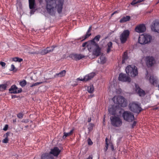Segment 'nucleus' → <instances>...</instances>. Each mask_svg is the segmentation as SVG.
I'll use <instances>...</instances> for the list:
<instances>
[{
    "label": "nucleus",
    "instance_id": "f257e3e1",
    "mask_svg": "<svg viewBox=\"0 0 159 159\" xmlns=\"http://www.w3.org/2000/svg\"><path fill=\"white\" fill-rule=\"evenodd\" d=\"M45 1L46 9L49 14L53 15L57 11L59 13L61 12L64 0H45Z\"/></svg>",
    "mask_w": 159,
    "mask_h": 159
},
{
    "label": "nucleus",
    "instance_id": "f03ea898",
    "mask_svg": "<svg viewBox=\"0 0 159 159\" xmlns=\"http://www.w3.org/2000/svg\"><path fill=\"white\" fill-rule=\"evenodd\" d=\"M112 100L115 104H118L121 107H125L127 106V100L121 96H115Z\"/></svg>",
    "mask_w": 159,
    "mask_h": 159
},
{
    "label": "nucleus",
    "instance_id": "7ed1b4c3",
    "mask_svg": "<svg viewBox=\"0 0 159 159\" xmlns=\"http://www.w3.org/2000/svg\"><path fill=\"white\" fill-rule=\"evenodd\" d=\"M152 36L148 34L141 35L139 38V43L143 45L150 43L152 40Z\"/></svg>",
    "mask_w": 159,
    "mask_h": 159
},
{
    "label": "nucleus",
    "instance_id": "20e7f679",
    "mask_svg": "<svg viewBox=\"0 0 159 159\" xmlns=\"http://www.w3.org/2000/svg\"><path fill=\"white\" fill-rule=\"evenodd\" d=\"M125 70L126 73L131 76L134 77L138 74L137 68L134 66H128L126 68Z\"/></svg>",
    "mask_w": 159,
    "mask_h": 159
},
{
    "label": "nucleus",
    "instance_id": "39448f33",
    "mask_svg": "<svg viewBox=\"0 0 159 159\" xmlns=\"http://www.w3.org/2000/svg\"><path fill=\"white\" fill-rule=\"evenodd\" d=\"M111 125L116 127L120 126L122 124L121 119L118 116H113L110 118Z\"/></svg>",
    "mask_w": 159,
    "mask_h": 159
},
{
    "label": "nucleus",
    "instance_id": "423d86ee",
    "mask_svg": "<svg viewBox=\"0 0 159 159\" xmlns=\"http://www.w3.org/2000/svg\"><path fill=\"white\" fill-rule=\"evenodd\" d=\"M129 109L134 112L139 113L142 110L140 105L135 102H133L129 104Z\"/></svg>",
    "mask_w": 159,
    "mask_h": 159
},
{
    "label": "nucleus",
    "instance_id": "0eeeda50",
    "mask_svg": "<svg viewBox=\"0 0 159 159\" xmlns=\"http://www.w3.org/2000/svg\"><path fill=\"white\" fill-rule=\"evenodd\" d=\"M122 116L124 120L129 122L133 121L134 118L133 114L128 111H124L122 114Z\"/></svg>",
    "mask_w": 159,
    "mask_h": 159
},
{
    "label": "nucleus",
    "instance_id": "6e6552de",
    "mask_svg": "<svg viewBox=\"0 0 159 159\" xmlns=\"http://www.w3.org/2000/svg\"><path fill=\"white\" fill-rule=\"evenodd\" d=\"M129 31L128 30H125L120 36V39L122 43L125 42L129 35Z\"/></svg>",
    "mask_w": 159,
    "mask_h": 159
},
{
    "label": "nucleus",
    "instance_id": "1a4fd4ad",
    "mask_svg": "<svg viewBox=\"0 0 159 159\" xmlns=\"http://www.w3.org/2000/svg\"><path fill=\"white\" fill-rule=\"evenodd\" d=\"M118 79L120 81L123 82H129L131 80L130 78L127 76L125 74L120 73L119 74Z\"/></svg>",
    "mask_w": 159,
    "mask_h": 159
},
{
    "label": "nucleus",
    "instance_id": "9d476101",
    "mask_svg": "<svg viewBox=\"0 0 159 159\" xmlns=\"http://www.w3.org/2000/svg\"><path fill=\"white\" fill-rule=\"evenodd\" d=\"M151 30L152 31L159 33V21L155 20L151 25Z\"/></svg>",
    "mask_w": 159,
    "mask_h": 159
},
{
    "label": "nucleus",
    "instance_id": "9b49d317",
    "mask_svg": "<svg viewBox=\"0 0 159 159\" xmlns=\"http://www.w3.org/2000/svg\"><path fill=\"white\" fill-rule=\"evenodd\" d=\"M135 30L136 32L139 33L144 32L146 30V26L143 24H140L136 27Z\"/></svg>",
    "mask_w": 159,
    "mask_h": 159
},
{
    "label": "nucleus",
    "instance_id": "f8f14e48",
    "mask_svg": "<svg viewBox=\"0 0 159 159\" xmlns=\"http://www.w3.org/2000/svg\"><path fill=\"white\" fill-rule=\"evenodd\" d=\"M146 64L148 66H151L155 63L154 57H152L148 56L146 57Z\"/></svg>",
    "mask_w": 159,
    "mask_h": 159
},
{
    "label": "nucleus",
    "instance_id": "ddd939ff",
    "mask_svg": "<svg viewBox=\"0 0 159 159\" xmlns=\"http://www.w3.org/2000/svg\"><path fill=\"white\" fill-rule=\"evenodd\" d=\"M69 57L72 59L76 61L79 60L84 57V56L81 54H70Z\"/></svg>",
    "mask_w": 159,
    "mask_h": 159
},
{
    "label": "nucleus",
    "instance_id": "4468645a",
    "mask_svg": "<svg viewBox=\"0 0 159 159\" xmlns=\"http://www.w3.org/2000/svg\"><path fill=\"white\" fill-rule=\"evenodd\" d=\"M135 91L140 96L143 97L145 95V93L143 89H140L138 85L135 84Z\"/></svg>",
    "mask_w": 159,
    "mask_h": 159
},
{
    "label": "nucleus",
    "instance_id": "2eb2a0df",
    "mask_svg": "<svg viewBox=\"0 0 159 159\" xmlns=\"http://www.w3.org/2000/svg\"><path fill=\"white\" fill-rule=\"evenodd\" d=\"M9 91L11 93H17L21 92L22 90L21 89H18L16 85H13L9 89Z\"/></svg>",
    "mask_w": 159,
    "mask_h": 159
},
{
    "label": "nucleus",
    "instance_id": "dca6fc26",
    "mask_svg": "<svg viewBox=\"0 0 159 159\" xmlns=\"http://www.w3.org/2000/svg\"><path fill=\"white\" fill-rule=\"evenodd\" d=\"M61 152V150L57 147H55L51 149L50 153L54 155L55 157H57Z\"/></svg>",
    "mask_w": 159,
    "mask_h": 159
},
{
    "label": "nucleus",
    "instance_id": "f3484780",
    "mask_svg": "<svg viewBox=\"0 0 159 159\" xmlns=\"http://www.w3.org/2000/svg\"><path fill=\"white\" fill-rule=\"evenodd\" d=\"M146 78L147 79H149V82L151 84L155 86H157L158 84L157 79L156 78H154L153 76H151L149 77L146 75Z\"/></svg>",
    "mask_w": 159,
    "mask_h": 159
},
{
    "label": "nucleus",
    "instance_id": "a211bd4d",
    "mask_svg": "<svg viewBox=\"0 0 159 159\" xmlns=\"http://www.w3.org/2000/svg\"><path fill=\"white\" fill-rule=\"evenodd\" d=\"M101 50V48L99 47L98 45L93 50V54L96 56H98L100 54Z\"/></svg>",
    "mask_w": 159,
    "mask_h": 159
},
{
    "label": "nucleus",
    "instance_id": "6ab92c4d",
    "mask_svg": "<svg viewBox=\"0 0 159 159\" xmlns=\"http://www.w3.org/2000/svg\"><path fill=\"white\" fill-rule=\"evenodd\" d=\"M96 46L97 45L94 44L91 41L88 42L87 45L88 49L89 52H91L93 49H94Z\"/></svg>",
    "mask_w": 159,
    "mask_h": 159
},
{
    "label": "nucleus",
    "instance_id": "aec40b11",
    "mask_svg": "<svg viewBox=\"0 0 159 159\" xmlns=\"http://www.w3.org/2000/svg\"><path fill=\"white\" fill-rule=\"evenodd\" d=\"M95 75L94 73H91L88 75H85L84 78V80L85 81H87L92 78Z\"/></svg>",
    "mask_w": 159,
    "mask_h": 159
},
{
    "label": "nucleus",
    "instance_id": "412c9836",
    "mask_svg": "<svg viewBox=\"0 0 159 159\" xmlns=\"http://www.w3.org/2000/svg\"><path fill=\"white\" fill-rule=\"evenodd\" d=\"M41 159H54L52 157L50 156V154L48 153H45L43 154L41 157Z\"/></svg>",
    "mask_w": 159,
    "mask_h": 159
},
{
    "label": "nucleus",
    "instance_id": "4be33fe9",
    "mask_svg": "<svg viewBox=\"0 0 159 159\" xmlns=\"http://www.w3.org/2000/svg\"><path fill=\"white\" fill-rule=\"evenodd\" d=\"M112 43L111 42H108L107 45V53H109L112 48Z\"/></svg>",
    "mask_w": 159,
    "mask_h": 159
},
{
    "label": "nucleus",
    "instance_id": "5701e85b",
    "mask_svg": "<svg viewBox=\"0 0 159 159\" xmlns=\"http://www.w3.org/2000/svg\"><path fill=\"white\" fill-rule=\"evenodd\" d=\"M106 61V58L103 56H101L98 60V62L100 64H104Z\"/></svg>",
    "mask_w": 159,
    "mask_h": 159
},
{
    "label": "nucleus",
    "instance_id": "b1692460",
    "mask_svg": "<svg viewBox=\"0 0 159 159\" xmlns=\"http://www.w3.org/2000/svg\"><path fill=\"white\" fill-rule=\"evenodd\" d=\"M66 73V71L65 70H63L62 71L59 72L58 73H56L54 75L55 77H62L64 76L65 75Z\"/></svg>",
    "mask_w": 159,
    "mask_h": 159
},
{
    "label": "nucleus",
    "instance_id": "393cba45",
    "mask_svg": "<svg viewBox=\"0 0 159 159\" xmlns=\"http://www.w3.org/2000/svg\"><path fill=\"white\" fill-rule=\"evenodd\" d=\"M101 37V36L100 35H98L96 36L93 39H92L91 41L93 43H94V44H96V45H98V44L95 42V41L97 42H98L100 39V38Z\"/></svg>",
    "mask_w": 159,
    "mask_h": 159
},
{
    "label": "nucleus",
    "instance_id": "a878e982",
    "mask_svg": "<svg viewBox=\"0 0 159 159\" xmlns=\"http://www.w3.org/2000/svg\"><path fill=\"white\" fill-rule=\"evenodd\" d=\"M29 6L30 9L35 8V0H29Z\"/></svg>",
    "mask_w": 159,
    "mask_h": 159
},
{
    "label": "nucleus",
    "instance_id": "bb28decb",
    "mask_svg": "<svg viewBox=\"0 0 159 159\" xmlns=\"http://www.w3.org/2000/svg\"><path fill=\"white\" fill-rule=\"evenodd\" d=\"M130 19V17L129 16H126L123 17L120 20V23H124L129 21Z\"/></svg>",
    "mask_w": 159,
    "mask_h": 159
},
{
    "label": "nucleus",
    "instance_id": "cd10ccee",
    "mask_svg": "<svg viewBox=\"0 0 159 159\" xmlns=\"http://www.w3.org/2000/svg\"><path fill=\"white\" fill-rule=\"evenodd\" d=\"M73 129H72L70 131V132L69 133H66L65 132H64V135L63 136V139H65L66 138V137L69 136L73 133Z\"/></svg>",
    "mask_w": 159,
    "mask_h": 159
},
{
    "label": "nucleus",
    "instance_id": "c85d7f7f",
    "mask_svg": "<svg viewBox=\"0 0 159 159\" xmlns=\"http://www.w3.org/2000/svg\"><path fill=\"white\" fill-rule=\"evenodd\" d=\"M128 57L127 55V53L126 52H124L122 57V63H125V61L127 59Z\"/></svg>",
    "mask_w": 159,
    "mask_h": 159
},
{
    "label": "nucleus",
    "instance_id": "c756f323",
    "mask_svg": "<svg viewBox=\"0 0 159 159\" xmlns=\"http://www.w3.org/2000/svg\"><path fill=\"white\" fill-rule=\"evenodd\" d=\"M91 34L90 32H88V31H87L86 34L82 37V38L83 39H82V41H83L85 39H86L90 36Z\"/></svg>",
    "mask_w": 159,
    "mask_h": 159
},
{
    "label": "nucleus",
    "instance_id": "7c9ffc66",
    "mask_svg": "<svg viewBox=\"0 0 159 159\" xmlns=\"http://www.w3.org/2000/svg\"><path fill=\"white\" fill-rule=\"evenodd\" d=\"M88 91L90 93H93L94 91V88L93 85H91L88 88Z\"/></svg>",
    "mask_w": 159,
    "mask_h": 159
},
{
    "label": "nucleus",
    "instance_id": "2f4dec72",
    "mask_svg": "<svg viewBox=\"0 0 159 159\" xmlns=\"http://www.w3.org/2000/svg\"><path fill=\"white\" fill-rule=\"evenodd\" d=\"M4 136H5V138L2 140V142L4 143H7L8 142V134L7 133H6V134L4 135Z\"/></svg>",
    "mask_w": 159,
    "mask_h": 159
},
{
    "label": "nucleus",
    "instance_id": "473e14b6",
    "mask_svg": "<svg viewBox=\"0 0 159 159\" xmlns=\"http://www.w3.org/2000/svg\"><path fill=\"white\" fill-rule=\"evenodd\" d=\"M7 87V84L0 85V91H3L5 90Z\"/></svg>",
    "mask_w": 159,
    "mask_h": 159
},
{
    "label": "nucleus",
    "instance_id": "72a5a7b5",
    "mask_svg": "<svg viewBox=\"0 0 159 159\" xmlns=\"http://www.w3.org/2000/svg\"><path fill=\"white\" fill-rule=\"evenodd\" d=\"M144 0H133L132 2L131 3V4L134 5L135 4L139 3L143 1Z\"/></svg>",
    "mask_w": 159,
    "mask_h": 159
},
{
    "label": "nucleus",
    "instance_id": "f704fd0d",
    "mask_svg": "<svg viewBox=\"0 0 159 159\" xmlns=\"http://www.w3.org/2000/svg\"><path fill=\"white\" fill-rule=\"evenodd\" d=\"M109 111L111 114L114 115L115 114V111L112 107H110L108 109Z\"/></svg>",
    "mask_w": 159,
    "mask_h": 159
},
{
    "label": "nucleus",
    "instance_id": "c9c22d12",
    "mask_svg": "<svg viewBox=\"0 0 159 159\" xmlns=\"http://www.w3.org/2000/svg\"><path fill=\"white\" fill-rule=\"evenodd\" d=\"M48 53V52L47 48L46 49L42 50L40 52V53L42 55H45Z\"/></svg>",
    "mask_w": 159,
    "mask_h": 159
},
{
    "label": "nucleus",
    "instance_id": "e433bc0d",
    "mask_svg": "<svg viewBox=\"0 0 159 159\" xmlns=\"http://www.w3.org/2000/svg\"><path fill=\"white\" fill-rule=\"evenodd\" d=\"M26 81L25 80H24L23 81L20 82V85L22 87L25 86L26 85Z\"/></svg>",
    "mask_w": 159,
    "mask_h": 159
},
{
    "label": "nucleus",
    "instance_id": "4c0bfd02",
    "mask_svg": "<svg viewBox=\"0 0 159 159\" xmlns=\"http://www.w3.org/2000/svg\"><path fill=\"white\" fill-rule=\"evenodd\" d=\"M43 82H37V83H34L32 85H30V87H33L34 86H37V85H38L39 84H40L42 83H43Z\"/></svg>",
    "mask_w": 159,
    "mask_h": 159
},
{
    "label": "nucleus",
    "instance_id": "58836bf2",
    "mask_svg": "<svg viewBox=\"0 0 159 159\" xmlns=\"http://www.w3.org/2000/svg\"><path fill=\"white\" fill-rule=\"evenodd\" d=\"M54 48V47H47V49L48 50V53L52 52L53 51Z\"/></svg>",
    "mask_w": 159,
    "mask_h": 159
},
{
    "label": "nucleus",
    "instance_id": "ea45409f",
    "mask_svg": "<svg viewBox=\"0 0 159 159\" xmlns=\"http://www.w3.org/2000/svg\"><path fill=\"white\" fill-rule=\"evenodd\" d=\"M88 141V144L89 145H91L93 144V143L91 141L90 139L89 138L87 140Z\"/></svg>",
    "mask_w": 159,
    "mask_h": 159
},
{
    "label": "nucleus",
    "instance_id": "a19ab883",
    "mask_svg": "<svg viewBox=\"0 0 159 159\" xmlns=\"http://www.w3.org/2000/svg\"><path fill=\"white\" fill-rule=\"evenodd\" d=\"M121 89L120 88H118L117 89H116V92L117 94H119L121 93Z\"/></svg>",
    "mask_w": 159,
    "mask_h": 159
},
{
    "label": "nucleus",
    "instance_id": "79ce46f5",
    "mask_svg": "<svg viewBox=\"0 0 159 159\" xmlns=\"http://www.w3.org/2000/svg\"><path fill=\"white\" fill-rule=\"evenodd\" d=\"M89 127L88 128L89 130V131L92 130L93 129V125L92 124H90L89 125Z\"/></svg>",
    "mask_w": 159,
    "mask_h": 159
},
{
    "label": "nucleus",
    "instance_id": "37998d69",
    "mask_svg": "<svg viewBox=\"0 0 159 159\" xmlns=\"http://www.w3.org/2000/svg\"><path fill=\"white\" fill-rule=\"evenodd\" d=\"M23 114L22 113H19L17 114V116L19 118H22L23 117Z\"/></svg>",
    "mask_w": 159,
    "mask_h": 159
},
{
    "label": "nucleus",
    "instance_id": "c03bdc74",
    "mask_svg": "<svg viewBox=\"0 0 159 159\" xmlns=\"http://www.w3.org/2000/svg\"><path fill=\"white\" fill-rule=\"evenodd\" d=\"M0 64L2 67H4L6 65V63L4 62L1 61L0 62Z\"/></svg>",
    "mask_w": 159,
    "mask_h": 159
},
{
    "label": "nucleus",
    "instance_id": "a18cd8bd",
    "mask_svg": "<svg viewBox=\"0 0 159 159\" xmlns=\"http://www.w3.org/2000/svg\"><path fill=\"white\" fill-rule=\"evenodd\" d=\"M8 128V125H5L4 128H3V130L4 131H6L7 130Z\"/></svg>",
    "mask_w": 159,
    "mask_h": 159
},
{
    "label": "nucleus",
    "instance_id": "49530a36",
    "mask_svg": "<svg viewBox=\"0 0 159 159\" xmlns=\"http://www.w3.org/2000/svg\"><path fill=\"white\" fill-rule=\"evenodd\" d=\"M15 69V67L13 64H12L11 66V70H13Z\"/></svg>",
    "mask_w": 159,
    "mask_h": 159
},
{
    "label": "nucleus",
    "instance_id": "de8ad7c7",
    "mask_svg": "<svg viewBox=\"0 0 159 159\" xmlns=\"http://www.w3.org/2000/svg\"><path fill=\"white\" fill-rule=\"evenodd\" d=\"M136 122L135 121H134L133 122V124L132 125V126H131V128H133L135 126V125H136Z\"/></svg>",
    "mask_w": 159,
    "mask_h": 159
},
{
    "label": "nucleus",
    "instance_id": "09e8293b",
    "mask_svg": "<svg viewBox=\"0 0 159 159\" xmlns=\"http://www.w3.org/2000/svg\"><path fill=\"white\" fill-rule=\"evenodd\" d=\"M88 42H85L82 44V46L83 47H85L86 45L87 46Z\"/></svg>",
    "mask_w": 159,
    "mask_h": 159
},
{
    "label": "nucleus",
    "instance_id": "8fccbe9b",
    "mask_svg": "<svg viewBox=\"0 0 159 159\" xmlns=\"http://www.w3.org/2000/svg\"><path fill=\"white\" fill-rule=\"evenodd\" d=\"M77 80H80V81H85V80H84V78L83 79L82 78H78L77 79Z\"/></svg>",
    "mask_w": 159,
    "mask_h": 159
},
{
    "label": "nucleus",
    "instance_id": "3c124183",
    "mask_svg": "<svg viewBox=\"0 0 159 159\" xmlns=\"http://www.w3.org/2000/svg\"><path fill=\"white\" fill-rule=\"evenodd\" d=\"M18 60V57H15L13 58V60L14 61H17Z\"/></svg>",
    "mask_w": 159,
    "mask_h": 159
},
{
    "label": "nucleus",
    "instance_id": "603ef678",
    "mask_svg": "<svg viewBox=\"0 0 159 159\" xmlns=\"http://www.w3.org/2000/svg\"><path fill=\"white\" fill-rule=\"evenodd\" d=\"M22 122H23L27 123L28 122V120H23Z\"/></svg>",
    "mask_w": 159,
    "mask_h": 159
},
{
    "label": "nucleus",
    "instance_id": "864d4df0",
    "mask_svg": "<svg viewBox=\"0 0 159 159\" xmlns=\"http://www.w3.org/2000/svg\"><path fill=\"white\" fill-rule=\"evenodd\" d=\"M91 26H90L89 27L88 30H87V31H88V32H90V31H91Z\"/></svg>",
    "mask_w": 159,
    "mask_h": 159
},
{
    "label": "nucleus",
    "instance_id": "5fc2aeb1",
    "mask_svg": "<svg viewBox=\"0 0 159 159\" xmlns=\"http://www.w3.org/2000/svg\"><path fill=\"white\" fill-rule=\"evenodd\" d=\"M22 61V59L21 58H18V61H19V62H21Z\"/></svg>",
    "mask_w": 159,
    "mask_h": 159
},
{
    "label": "nucleus",
    "instance_id": "6e6d98bb",
    "mask_svg": "<svg viewBox=\"0 0 159 159\" xmlns=\"http://www.w3.org/2000/svg\"><path fill=\"white\" fill-rule=\"evenodd\" d=\"M118 11H115L111 15L112 16L114 14H115L116 13H118Z\"/></svg>",
    "mask_w": 159,
    "mask_h": 159
},
{
    "label": "nucleus",
    "instance_id": "4d7b16f0",
    "mask_svg": "<svg viewBox=\"0 0 159 159\" xmlns=\"http://www.w3.org/2000/svg\"><path fill=\"white\" fill-rule=\"evenodd\" d=\"M105 147H106V150H107L108 149V144H106V146H105Z\"/></svg>",
    "mask_w": 159,
    "mask_h": 159
},
{
    "label": "nucleus",
    "instance_id": "13d9d810",
    "mask_svg": "<svg viewBox=\"0 0 159 159\" xmlns=\"http://www.w3.org/2000/svg\"><path fill=\"white\" fill-rule=\"evenodd\" d=\"M92 158H93V157H92V156H89L88 158L86 159H92Z\"/></svg>",
    "mask_w": 159,
    "mask_h": 159
},
{
    "label": "nucleus",
    "instance_id": "bf43d9fd",
    "mask_svg": "<svg viewBox=\"0 0 159 159\" xmlns=\"http://www.w3.org/2000/svg\"><path fill=\"white\" fill-rule=\"evenodd\" d=\"M105 142H106V144H108V142H107V138H106V139Z\"/></svg>",
    "mask_w": 159,
    "mask_h": 159
},
{
    "label": "nucleus",
    "instance_id": "052dcab7",
    "mask_svg": "<svg viewBox=\"0 0 159 159\" xmlns=\"http://www.w3.org/2000/svg\"><path fill=\"white\" fill-rule=\"evenodd\" d=\"M91 120V119L89 118L88 119V122H90Z\"/></svg>",
    "mask_w": 159,
    "mask_h": 159
},
{
    "label": "nucleus",
    "instance_id": "680f3d73",
    "mask_svg": "<svg viewBox=\"0 0 159 159\" xmlns=\"http://www.w3.org/2000/svg\"><path fill=\"white\" fill-rule=\"evenodd\" d=\"M111 148L113 150L114 149L113 146L112 145Z\"/></svg>",
    "mask_w": 159,
    "mask_h": 159
},
{
    "label": "nucleus",
    "instance_id": "e2e57ef3",
    "mask_svg": "<svg viewBox=\"0 0 159 159\" xmlns=\"http://www.w3.org/2000/svg\"><path fill=\"white\" fill-rule=\"evenodd\" d=\"M32 53V54H35V53H36L35 52H33Z\"/></svg>",
    "mask_w": 159,
    "mask_h": 159
},
{
    "label": "nucleus",
    "instance_id": "0e129e2a",
    "mask_svg": "<svg viewBox=\"0 0 159 159\" xmlns=\"http://www.w3.org/2000/svg\"><path fill=\"white\" fill-rule=\"evenodd\" d=\"M90 96L91 97V98L93 96L92 95H91Z\"/></svg>",
    "mask_w": 159,
    "mask_h": 159
},
{
    "label": "nucleus",
    "instance_id": "69168bd1",
    "mask_svg": "<svg viewBox=\"0 0 159 159\" xmlns=\"http://www.w3.org/2000/svg\"><path fill=\"white\" fill-rule=\"evenodd\" d=\"M159 2V0H158V2H157V3H158Z\"/></svg>",
    "mask_w": 159,
    "mask_h": 159
},
{
    "label": "nucleus",
    "instance_id": "338daca9",
    "mask_svg": "<svg viewBox=\"0 0 159 159\" xmlns=\"http://www.w3.org/2000/svg\"><path fill=\"white\" fill-rule=\"evenodd\" d=\"M158 89L159 90V85H158Z\"/></svg>",
    "mask_w": 159,
    "mask_h": 159
},
{
    "label": "nucleus",
    "instance_id": "774afa93",
    "mask_svg": "<svg viewBox=\"0 0 159 159\" xmlns=\"http://www.w3.org/2000/svg\"><path fill=\"white\" fill-rule=\"evenodd\" d=\"M113 159H116V158H114Z\"/></svg>",
    "mask_w": 159,
    "mask_h": 159
}]
</instances>
